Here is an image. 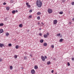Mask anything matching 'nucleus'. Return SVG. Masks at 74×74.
Segmentation results:
<instances>
[{
    "instance_id": "obj_45",
    "label": "nucleus",
    "mask_w": 74,
    "mask_h": 74,
    "mask_svg": "<svg viewBox=\"0 0 74 74\" xmlns=\"http://www.w3.org/2000/svg\"><path fill=\"white\" fill-rule=\"evenodd\" d=\"M45 59H47V56H45Z\"/></svg>"
},
{
    "instance_id": "obj_8",
    "label": "nucleus",
    "mask_w": 74,
    "mask_h": 74,
    "mask_svg": "<svg viewBox=\"0 0 74 74\" xmlns=\"http://www.w3.org/2000/svg\"><path fill=\"white\" fill-rule=\"evenodd\" d=\"M43 36L44 38H47V35L45 34Z\"/></svg>"
},
{
    "instance_id": "obj_43",
    "label": "nucleus",
    "mask_w": 74,
    "mask_h": 74,
    "mask_svg": "<svg viewBox=\"0 0 74 74\" xmlns=\"http://www.w3.org/2000/svg\"><path fill=\"white\" fill-rule=\"evenodd\" d=\"M72 20L73 21H74V18H73Z\"/></svg>"
},
{
    "instance_id": "obj_48",
    "label": "nucleus",
    "mask_w": 74,
    "mask_h": 74,
    "mask_svg": "<svg viewBox=\"0 0 74 74\" xmlns=\"http://www.w3.org/2000/svg\"><path fill=\"white\" fill-rule=\"evenodd\" d=\"M37 24V25H40V23L39 22V23H38Z\"/></svg>"
},
{
    "instance_id": "obj_26",
    "label": "nucleus",
    "mask_w": 74,
    "mask_h": 74,
    "mask_svg": "<svg viewBox=\"0 0 74 74\" xmlns=\"http://www.w3.org/2000/svg\"><path fill=\"white\" fill-rule=\"evenodd\" d=\"M37 19L38 20H40V16H38L37 17Z\"/></svg>"
},
{
    "instance_id": "obj_16",
    "label": "nucleus",
    "mask_w": 74,
    "mask_h": 74,
    "mask_svg": "<svg viewBox=\"0 0 74 74\" xmlns=\"http://www.w3.org/2000/svg\"><path fill=\"white\" fill-rule=\"evenodd\" d=\"M18 48H19V46L18 45H16L15 46V48H16V49H18Z\"/></svg>"
},
{
    "instance_id": "obj_18",
    "label": "nucleus",
    "mask_w": 74,
    "mask_h": 74,
    "mask_svg": "<svg viewBox=\"0 0 74 74\" xmlns=\"http://www.w3.org/2000/svg\"><path fill=\"white\" fill-rule=\"evenodd\" d=\"M10 70H12V69H13V67H12V66H10Z\"/></svg>"
},
{
    "instance_id": "obj_19",
    "label": "nucleus",
    "mask_w": 74,
    "mask_h": 74,
    "mask_svg": "<svg viewBox=\"0 0 74 74\" xmlns=\"http://www.w3.org/2000/svg\"><path fill=\"white\" fill-rule=\"evenodd\" d=\"M3 25H4V23H0V26H3Z\"/></svg>"
},
{
    "instance_id": "obj_47",
    "label": "nucleus",
    "mask_w": 74,
    "mask_h": 74,
    "mask_svg": "<svg viewBox=\"0 0 74 74\" xmlns=\"http://www.w3.org/2000/svg\"><path fill=\"white\" fill-rule=\"evenodd\" d=\"M53 60H56V59H55V58H54Z\"/></svg>"
},
{
    "instance_id": "obj_17",
    "label": "nucleus",
    "mask_w": 74,
    "mask_h": 74,
    "mask_svg": "<svg viewBox=\"0 0 74 74\" xmlns=\"http://www.w3.org/2000/svg\"><path fill=\"white\" fill-rule=\"evenodd\" d=\"M40 42H41V43H42V42H44V40H43L42 39L41 40H40Z\"/></svg>"
},
{
    "instance_id": "obj_10",
    "label": "nucleus",
    "mask_w": 74,
    "mask_h": 74,
    "mask_svg": "<svg viewBox=\"0 0 74 74\" xmlns=\"http://www.w3.org/2000/svg\"><path fill=\"white\" fill-rule=\"evenodd\" d=\"M41 12H38L37 14L38 15H41Z\"/></svg>"
},
{
    "instance_id": "obj_38",
    "label": "nucleus",
    "mask_w": 74,
    "mask_h": 74,
    "mask_svg": "<svg viewBox=\"0 0 74 74\" xmlns=\"http://www.w3.org/2000/svg\"><path fill=\"white\" fill-rule=\"evenodd\" d=\"M72 60L73 61H74V58H72Z\"/></svg>"
},
{
    "instance_id": "obj_29",
    "label": "nucleus",
    "mask_w": 74,
    "mask_h": 74,
    "mask_svg": "<svg viewBox=\"0 0 74 74\" xmlns=\"http://www.w3.org/2000/svg\"><path fill=\"white\" fill-rule=\"evenodd\" d=\"M51 48H54V45H51Z\"/></svg>"
},
{
    "instance_id": "obj_50",
    "label": "nucleus",
    "mask_w": 74,
    "mask_h": 74,
    "mask_svg": "<svg viewBox=\"0 0 74 74\" xmlns=\"http://www.w3.org/2000/svg\"><path fill=\"white\" fill-rule=\"evenodd\" d=\"M22 69H23V68L22 67Z\"/></svg>"
},
{
    "instance_id": "obj_1",
    "label": "nucleus",
    "mask_w": 74,
    "mask_h": 74,
    "mask_svg": "<svg viewBox=\"0 0 74 74\" xmlns=\"http://www.w3.org/2000/svg\"><path fill=\"white\" fill-rule=\"evenodd\" d=\"M36 4V5L38 7H41L42 5V2L40 0H37Z\"/></svg>"
},
{
    "instance_id": "obj_30",
    "label": "nucleus",
    "mask_w": 74,
    "mask_h": 74,
    "mask_svg": "<svg viewBox=\"0 0 74 74\" xmlns=\"http://www.w3.org/2000/svg\"><path fill=\"white\" fill-rule=\"evenodd\" d=\"M60 14H63V12H60L59 13Z\"/></svg>"
},
{
    "instance_id": "obj_36",
    "label": "nucleus",
    "mask_w": 74,
    "mask_h": 74,
    "mask_svg": "<svg viewBox=\"0 0 74 74\" xmlns=\"http://www.w3.org/2000/svg\"><path fill=\"white\" fill-rule=\"evenodd\" d=\"M39 36H42V34L40 33V34H39Z\"/></svg>"
},
{
    "instance_id": "obj_49",
    "label": "nucleus",
    "mask_w": 74,
    "mask_h": 74,
    "mask_svg": "<svg viewBox=\"0 0 74 74\" xmlns=\"http://www.w3.org/2000/svg\"><path fill=\"white\" fill-rule=\"evenodd\" d=\"M41 30V28H39V30Z\"/></svg>"
},
{
    "instance_id": "obj_40",
    "label": "nucleus",
    "mask_w": 74,
    "mask_h": 74,
    "mask_svg": "<svg viewBox=\"0 0 74 74\" xmlns=\"http://www.w3.org/2000/svg\"><path fill=\"white\" fill-rule=\"evenodd\" d=\"M29 56H30L31 57H32V56H33V55L32 54H31L30 55H29Z\"/></svg>"
},
{
    "instance_id": "obj_37",
    "label": "nucleus",
    "mask_w": 74,
    "mask_h": 74,
    "mask_svg": "<svg viewBox=\"0 0 74 74\" xmlns=\"http://www.w3.org/2000/svg\"><path fill=\"white\" fill-rule=\"evenodd\" d=\"M32 12V10H29V12H30L31 13V12Z\"/></svg>"
},
{
    "instance_id": "obj_9",
    "label": "nucleus",
    "mask_w": 74,
    "mask_h": 74,
    "mask_svg": "<svg viewBox=\"0 0 74 74\" xmlns=\"http://www.w3.org/2000/svg\"><path fill=\"white\" fill-rule=\"evenodd\" d=\"M3 32H4V31L3 30V29H0V33H3Z\"/></svg>"
},
{
    "instance_id": "obj_14",
    "label": "nucleus",
    "mask_w": 74,
    "mask_h": 74,
    "mask_svg": "<svg viewBox=\"0 0 74 74\" xmlns=\"http://www.w3.org/2000/svg\"><path fill=\"white\" fill-rule=\"evenodd\" d=\"M47 64H48V65L50 64H51V62L49 61L47 62Z\"/></svg>"
},
{
    "instance_id": "obj_21",
    "label": "nucleus",
    "mask_w": 74,
    "mask_h": 74,
    "mask_svg": "<svg viewBox=\"0 0 74 74\" xmlns=\"http://www.w3.org/2000/svg\"><path fill=\"white\" fill-rule=\"evenodd\" d=\"M6 10H7V11H8V10H10V8H9V7H7L6 8Z\"/></svg>"
},
{
    "instance_id": "obj_41",
    "label": "nucleus",
    "mask_w": 74,
    "mask_h": 74,
    "mask_svg": "<svg viewBox=\"0 0 74 74\" xmlns=\"http://www.w3.org/2000/svg\"><path fill=\"white\" fill-rule=\"evenodd\" d=\"M54 71L53 70L51 71V73H53V72Z\"/></svg>"
},
{
    "instance_id": "obj_6",
    "label": "nucleus",
    "mask_w": 74,
    "mask_h": 74,
    "mask_svg": "<svg viewBox=\"0 0 74 74\" xmlns=\"http://www.w3.org/2000/svg\"><path fill=\"white\" fill-rule=\"evenodd\" d=\"M53 23L54 24L56 25V23H58V20H54Z\"/></svg>"
},
{
    "instance_id": "obj_27",
    "label": "nucleus",
    "mask_w": 74,
    "mask_h": 74,
    "mask_svg": "<svg viewBox=\"0 0 74 74\" xmlns=\"http://www.w3.org/2000/svg\"><path fill=\"white\" fill-rule=\"evenodd\" d=\"M67 65L68 66H70V63L68 62H67Z\"/></svg>"
},
{
    "instance_id": "obj_33",
    "label": "nucleus",
    "mask_w": 74,
    "mask_h": 74,
    "mask_svg": "<svg viewBox=\"0 0 74 74\" xmlns=\"http://www.w3.org/2000/svg\"><path fill=\"white\" fill-rule=\"evenodd\" d=\"M29 17L30 18H32V16L31 15H29Z\"/></svg>"
},
{
    "instance_id": "obj_7",
    "label": "nucleus",
    "mask_w": 74,
    "mask_h": 74,
    "mask_svg": "<svg viewBox=\"0 0 74 74\" xmlns=\"http://www.w3.org/2000/svg\"><path fill=\"white\" fill-rule=\"evenodd\" d=\"M10 35V34L8 32H7L5 33V36H8Z\"/></svg>"
},
{
    "instance_id": "obj_51",
    "label": "nucleus",
    "mask_w": 74,
    "mask_h": 74,
    "mask_svg": "<svg viewBox=\"0 0 74 74\" xmlns=\"http://www.w3.org/2000/svg\"><path fill=\"white\" fill-rule=\"evenodd\" d=\"M55 74H57V73H56Z\"/></svg>"
},
{
    "instance_id": "obj_13",
    "label": "nucleus",
    "mask_w": 74,
    "mask_h": 74,
    "mask_svg": "<svg viewBox=\"0 0 74 74\" xmlns=\"http://www.w3.org/2000/svg\"><path fill=\"white\" fill-rule=\"evenodd\" d=\"M43 45L44 47H46L47 45V43H44Z\"/></svg>"
},
{
    "instance_id": "obj_11",
    "label": "nucleus",
    "mask_w": 74,
    "mask_h": 74,
    "mask_svg": "<svg viewBox=\"0 0 74 74\" xmlns=\"http://www.w3.org/2000/svg\"><path fill=\"white\" fill-rule=\"evenodd\" d=\"M3 47V44L2 43L0 44V47L2 48Z\"/></svg>"
},
{
    "instance_id": "obj_34",
    "label": "nucleus",
    "mask_w": 74,
    "mask_h": 74,
    "mask_svg": "<svg viewBox=\"0 0 74 74\" xmlns=\"http://www.w3.org/2000/svg\"><path fill=\"white\" fill-rule=\"evenodd\" d=\"M2 61H3V59L1 58H0V62H1Z\"/></svg>"
},
{
    "instance_id": "obj_24",
    "label": "nucleus",
    "mask_w": 74,
    "mask_h": 74,
    "mask_svg": "<svg viewBox=\"0 0 74 74\" xmlns=\"http://www.w3.org/2000/svg\"><path fill=\"white\" fill-rule=\"evenodd\" d=\"M60 36V34H57V36L58 37H59Z\"/></svg>"
},
{
    "instance_id": "obj_20",
    "label": "nucleus",
    "mask_w": 74,
    "mask_h": 74,
    "mask_svg": "<svg viewBox=\"0 0 74 74\" xmlns=\"http://www.w3.org/2000/svg\"><path fill=\"white\" fill-rule=\"evenodd\" d=\"M17 57H18V56H17L16 55H15L14 56V58H15V59H16V58H17Z\"/></svg>"
},
{
    "instance_id": "obj_23",
    "label": "nucleus",
    "mask_w": 74,
    "mask_h": 74,
    "mask_svg": "<svg viewBox=\"0 0 74 74\" xmlns=\"http://www.w3.org/2000/svg\"><path fill=\"white\" fill-rule=\"evenodd\" d=\"M12 14H15V11L14 10L13 11H12Z\"/></svg>"
},
{
    "instance_id": "obj_28",
    "label": "nucleus",
    "mask_w": 74,
    "mask_h": 74,
    "mask_svg": "<svg viewBox=\"0 0 74 74\" xmlns=\"http://www.w3.org/2000/svg\"><path fill=\"white\" fill-rule=\"evenodd\" d=\"M8 46L9 47H11L12 46V45L11 43L9 44L8 45Z\"/></svg>"
},
{
    "instance_id": "obj_32",
    "label": "nucleus",
    "mask_w": 74,
    "mask_h": 74,
    "mask_svg": "<svg viewBox=\"0 0 74 74\" xmlns=\"http://www.w3.org/2000/svg\"><path fill=\"white\" fill-rule=\"evenodd\" d=\"M44 25V23H41V26H43V25Z\"/></svg>"
},
{
    "instance_id": "obj_2",
    "label": "nucleus",
    "mask_w": 74,
    "mask_h": 74,
    "mask_svg": "<svg viewBox=\"0 0 74 74\" xmlns=\"http://www.w3.org/2000/svg\"><path fill=\"white\" fill-rule=\"evenodd\" d=\"M52 10L51 9H49L48 10V12L49 14H51L53 12Z\"/></svg>"
},
{
    "instance_id": "obj_42",
    "label": "nucleus",
    "mask_w": 74,
    "mask_h": 74,
    "mask_svg": "<svg viewBox=\"0 0 74 74\" xmlns=\"http://www.w3.org/2000/svg\"><path fill=\"white\" fill-rule=\"evenodd\" d=\"M6 5V3L5 2H4L3 3V5Z\"/></svg>"
},
{
    "instance_id": "obj_15",
    "label": "nucleus",
    "mask_w": 74,
    "mask_h": 74,
    "mask_svg": "<svg viewBox=\"0 0 74 74\" xmlns=\"http://www.w3.org/2000/svg\"><path fill=\"white\" fill-rule=\"evenodd\" d=\"M34 69H38V66L37 65L35 66Z\"/></svg>"
},
{
    "instance_id": "obj_44",
    "label": "nucleus",
    "mask_w": 74,
    "mask_h": 74,
    "mask_svg": "<svg viewBox=\"0 0 74 74\" xmlns=\"http://www.w3.org/2000/svg\"><path fill=\"white\" fill-rule=\"evenodd\" d=\"M64 2H65V0H63V1H62V3H64Z\"/></svg>"
},
{
    "instance_id": "obj_12",
    "label": "nucleus",
    "mask_w": 74,
    "mask_h": 74,
    "mask_svg": "<svg viewBox=\"0 0 74 74\" xmlns=\"http://www.w3.org/2000/svg\"><path fill=\"white\" fill-rule=\"evenodd\" d=\"M63 41V39L62 38L61 39H60V40H59V42H62V41Z\"/></svg>"
},
{
    "instance_id": "obj_5",
    "label": "nucleus",
    "mask_w": 74,
    "mask_h": 74,
    "mask_svg": "<svg viewBox=\"0 0 74 74\" xmlns=\"http://www.w3.org/2000/svg\"><path fill=\"white\" fill-rule=\"evenodd\" d=\"M26 4L27 5V7L28 8H30V7H30V5H29V3H26Z\"/></svg>"
},
{
    "instance_id": "obj_35",
    "label": "nucleus",
    "mask_w": 74,
    "mask_h": 74,
    "mask_svg": "<svg viewBox=\"0 0 74 74\" xmlns=\"http://www.w3.org/2000/svg\"><path fill=\"white\" fill-rule=\"evenodd\" d=\"M46 34L47 36H49V34L48 33V32Z\"/></svg>"
},
{
    "instance_id": "obj_3",
    "label": "nucleus",
    "mask_w": 74,
    "mask_h": 74,
    "mask_svg": "<svg viewBox=\"0 0 74 74\" xmlns=\"http://www.w3.org/2000/svg\"><path fill=\"white\" fill-rule=\"evenodd\" d=\"M41 58L42 59V61H43V62H44L45 60V57H44V56H41Z\"/></svg>"
},
{
    "instance_id": "obj_39",
    "label": "nucleus",
    "mask_w": 74,
    "mask_h": 74,
    "mask_svg": "<svg viewBox=\"0 0 74 74\" xmlns=\"http://www.w3.org/2000/svg\"><path fill=\"white\" fill-rule=\"evenodd\" d=\"M69 24H70V25H71V24H72L71 22H69Z\"/></svg>"
},
{
    "instance_id": "obj_46",
    "label": "nucleus",
    "mask_w": 74,
    "mask_h": 74,
    "mask_svg": "<svg viewBox=\"0 0 74 74\" xmlns=\"http://www.w3.org/2000/svg\"><path fill=\"white\" fill-rule=\"evenodd\" d=\"M15 12H18V10H16V11H15Z\"/></svg>"
},
{
    "instance_id": "obj_31",
    "label": "nucleus",
    "mask_w": 74,
    "mask_h": 74,
    "mask_svg": "<svg viewBox=\"0 0 74 74\" xmlns=\"http://www.w3.org/2000/svg\"><path fill=\"white\" fill-rule=\"evenodd\" d=\"M71 4L72 5H74V2H72Z\"/></svg>"
},
{
    "instance_id": "obj_22",
    "label": "nucleus",
    "mask_w": 74,
    "mask_h": 74,
    "mask_svg": "<svg viewBox=\"0 0 74 74\" xmlns=\"http://www.w3.org/2000/svg\"><path fill=\"white\" fill-rule=\"evenodd\" d=\"M22 24H20L19 25V27H22Z\"/></svg>"
},
{
    "instance_id": "obj_25",
    "label": "nucleus",
    "mask_w": 74,
    "mask_h": 74,
    "mask_svg": "<svg viewBox=\"0 0 74 74\" xmlns=\"http://www.w3.org/2000/svg\"><path fill=\"white\" fill-rule=\"evenodd\" d=\"M27 56H25L24 57V59H25V60H26L27 59Z\"/></svg>"
},
{
    "instance_id": "obj_4",
    "label": "nucleus",
    "mask_w": 74,
    "mask_h": 74,
    "mask_svg": "<svg viewBox=\"0 0 74 74\" xmlns=\"http://www.w3.org/2000/svg\"><path fill=\"white\" fill-rule=\"evenodd\" d=\"M31 73L32 74H34L35 73V71L34 69H32L31 71Z\"/></svg>"
}]
</instances>
